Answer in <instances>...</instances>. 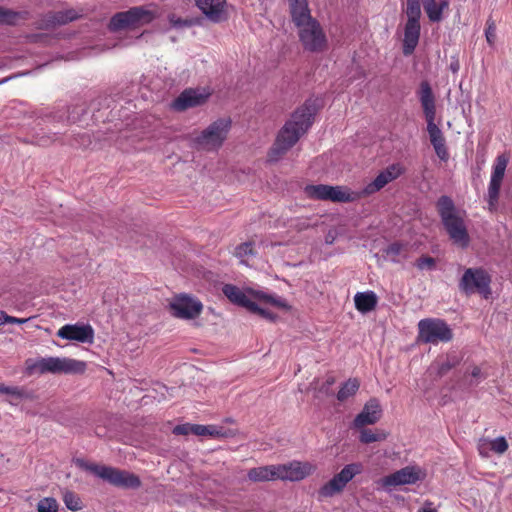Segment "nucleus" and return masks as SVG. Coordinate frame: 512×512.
Masks as SVG:
<instances>
[{
  "mask_svg": "<svg viewBox=\"0 0 512 512\" xmlns=\"http://www.w3.org/2000/svg\"><path fill=\"white\" fill-rule=\"evenodd\" d=\"M314 114L315 108L309 103H305L292 114L291 119L280 130L270 150V161L279 160L286 151L296 144L311 126Z\"/></svg>",
  "mask_w": 512,
  "mask_h": 512,
  "instance_id": "f257e3e1",
  "label": "nucleus"
},
{
  "mask_svg": "<svg viewBox=\"0 0 512 512\" xmlns=\"http://www.w3.org/2000/svg\"><path fill=\"white\" fill-rule=\"evenodd\" d=\"M25 369L28 375L81 374L85 371L86 364L83 361L67 357H42L26 360Z\"/></svg>",
  "mask_w": 512,
  "mask_h": 512,
  "instance_id": "f03ea898",
  "label": "nucleus"
},
{
  "mask_svg": "<svg viewBox=\"0 0 512 512\" xmlns=\"http://www.w3.org/2000/svg\"><path fill=\"white\" fill-rule=\"evenodd\" d=\"M436 206L450 238L454 243L466 247L469 243V236L464 219L456 210L453 200L448 196H441Z\"/></svg>",
  "mask_w": 512,
  "mask_h": 512,
  "instance_id": "7ed1b4c3",
  "label": "nucleus"
},
{
  "mask_svg": "<svg viewBox=\"0 0 512 512\" xmlns=\"http://www.w3.org/2000/svg\"><path fill=\"white\" fill-rule=\"evenodd\" d=\"M223 294L230 302L248 309H256L253 300H259L261 303L270 304L279 308H287L286 301L276 294H269L261 290L241 289L232 284H225L222 288Z\"/></svg>",
  "mask_w": 512,
  "mask_h": 512,
  "instance_id": "20e7f679",
  "label": "nucleus"
},
{
  "mask_svg": "<svg viewBox=\"0 0 512 512\" xmlns=\"http://www.w3.org/2000/svg\"><path fill=\"white\" fill-rule=\"evenodd\" d=\"M78 464L84 470L116 487L136 489L141 485L139 477L131 472L111 466L98 465L80 460L78 461Z\"/></svg>",
  "mask_w": 512,
  "mask_h": 512,
  "instance_id": "39448f33",
  "label": "nucleus"
},
{
  "mask_svg": "<svg viewBox=\"0 0 512 512\" xmlns=\"http://www.w3.org/2000/svg\"><path fill=\"white\" fill-rule=\"evenodd\" d=\"M157 16V11L151 6L133 7L124 12L116 13L110 20L112 31L122 29H138L151 23Z\"/></svg>",
  "mask_w": 512,
  "mask_h": 512,
  "instance_id": "423d86ee",
  "label": "nucleus"
},
{
  "mask_svg": "<svg viewBox=\"0 0 512 512\" xmlns=\"http://www.w3.org/2000/svg\"><path fill=\"white\" fill-rule=\"evenodd\" d=\"M453 332L449 325L439 318H425L418 322V342L437 345L449 342Z\"/></svg>",
  "mask_w": 512,
  "mask_h": 512,
  "instance_id": "0eeeda50",
  "label": "nucleus"
},
{
  "mask_svg": "<svg viewBox=\"0 0 512 512\" xmlns=\"http://www.w3.org/2000/svg\"><path fill=\"white\" fill-rule=\"evenodd\" d=\"M231 126L229 119H218L205 130L193 138V143L198 149L215 150L225 141Z\"/></svg>",
  "mask_w": 512,
  "mask_h": 512,
  "instance_id": "6e6552de",
  "label": "nucleus"
},
{
  "mask_svg": "<svg viewBox=\"0 0 512 512\" xmlns=\"http://www.w3.org/2000/svg\"><path fill=\"white\" fill-rule=\"evenodd\" d=\"M491 276L483 268L465 269L460 281L459 289L466 295L478 292L485 299L491 295Z\"/></svg>",
  "mask_w": 512,
  "mask_h": 512,
  "instance_id": "1a4fd4ad",
  "label": "nucleus"
},
{
  "mask_svg": "<svg viewBox=\"0 0 512 512\" xmlns=\"http://www.w3.org/2000/svg\"><path fill=\"white\" fill-rule=\"evenodd\" d=\"M169 309L176 318L192 320L202 313L203 304L197 298L181 293L170 300Z\"/></svg>",
  "mask_w": 512,
  "mask_h": 512,
  "instance_id": "9d476101",
  "label": "nucleus"
},
{
  "mask_svg": "<svg viewBox=\"0 0 512 512\" xmlns=\"http://www.w3.org/2000/svg\"><path fill=\"white\" fill-rule=\"evenodd\" d=\"M298 30L300 41L306 50L321 52L326 48V35L316 19L298 27Z\"/></svg>",
  "mask_w": 512,
  "mask_h": 512,
  "instance_id": "9b49d317",
  "label": "nucleus"
},
{
  "mask_svg": "<svg viewBox=\"0 0 512 512\" xmlns=\"http://www.w3.org/2000/svg\"><path fill=\"white\" fill-rule=\"evenodd\" d=\"M423 477L422 471L416 466H406L394 473H391L378 482L381 488L391 491L393 488L401 485L415 484Z\"/></svg>",
  "mask_w": 512,
  "mask_h": 512,
  "instance_id": "f8f14e48",
  "label": "nucleus"
},
{
  "mask_svg": "<svg viewBox=\"0 0 512 512\" xmlns=\"http://www.w3.org/2000/svg\"><path fill=\"white\" fill-rule=\"evenodd\" d=\"M507 164L508 158L505 155L497 156L494 161L490 183L488 186V206L490 211L495 210L497 207L499 192Z\"/></svg>",
  "mask_w": 512,
  "mask_h": 512,
  "instance_id": "ddd939ff",
  "label": "nucleus"
},
{
  "mask_svg": "<svg viewBox=\"0 0 512 512\" xmlns=\"http://www.w3.org/2000/svg\"><path fill=\"white\" fill-rule=\"evenodd\" d=\"M403 172L404 168L399 163H394L388 166L387 168L382 170L373 181L369 182L361 190L362 197H367L377 193L378 191L383 189L387 184L401 176Z\"/></svg>",
  "mask_w": 512,
  "mask_h": 512,
  "instance_id": "4468645a",
  "label": "nucleus"
},
{
  "mask_svg": "<svg viewBox=\"0 0 512 512\" xmlns=\"http://www.w3.org/2000/svg\"><path fill=\"white\" fill-rule=\"evenodd\" d=\"M210 95L207 88L186 89L173 101L172 106L178 111L196 107L205 103Z\"/></svg>",
  "mask_w": 512,
  "mask_h": 512,
  "instance_id": "2eb2a0df",
  "label": "nucleus"
},
{
  "mask_svg": "<svg viewBox=\"0 0 512 512\" xmlns=\"http://www.w3.org/2000/svg\"><path fill=\"white\" fill-rule=\"evenodd\" d=\"M80 17V13L75 9H66L58 12H49L43 15L36 23L38 29H53L57 26L65 25Z\"/></svg>",
  "mask_w": 512,
  "mask_h": 512,
  "instance_id": "dca6fc26",
  "label": "nucleus"
},
{
  "mask_svg": "<svg viewBox=\"0 0 512 512\" xmlns=\"http://www.w3.org/2000/svg\"><path fill=\"white\" fill-rule=\"evenodd\" d=\"M314 466L309 462L293 461L288 464L277 465L278 479L300 481L310 475Z\"/></svg>",
  "mask_w": 512,
  "mask_h": 512,
  "instance_id": "f3484780",
  "label": "nucleus"
},
{
  "mask_svg": "<svg viewBox=\"0 0 512 512\" xmlns=\"http://www.w3.org/2000/svg\"><path fill=\"white\" fill-rule=\"evenodd\" d=\"M57 336L70 341L92 343L94 330L89 324H66L58 330Z\"/></svg>",
  "mask_w": 512,
  "mask_h": 512,
  "instance_id": "a211bd4d",
  "label": "nucleus"
},
{
  "mask_svg": "<svg viewBox=\"0 0 512 512\" xmlns=\"http://www.w3.org/2000/svg\"><path fill=\"white\" fill-rule=\"evenodd\" d=\"M462 356L455 352H449L444 357H439L431 363L427 370V376L433 379L441 378L451 369L459 365Z\"/></svg>",
  "mask_w": 512,
  "mask_h": 512,
  "instance_id": "6ab92c4d",
  "label": "nucleus"
},
{
  "mask_svg": "<svg viewBox=\"0 0 512 512\" xmlns=\"http://www.w3.org/2000/svg\"><path fill=\"white\" fill-rule=\"evenodd\" d=\"M425 120L427 125L435 123L436 119V103L435 96L432 91L430 84L427 81L420 83L419 90L417 92Z\"/></svg>",
  "mask_w": 512,
  "mask_h": 512,
  "instance_id": "aec40b11",
  "label": "nucleus"
},
{
  "mask_svg": "<svg viewBox=\"0 0 512 512\" xmlns=\"http://www.w3.org/2000/svg\"><path fill=\"white\" fill-rule=\"evenodd\" d=\"M382 415V409L377 399L372 398L365 403L362 411L355 417L353 426L357 429L366 425H373L379 421Z\"/></svg>",
  "mask_w": 512,
  "mask_h": 512,
  "instance_id": "412c9836",
  "label": "nucleus"
},
{
  "mask_svg": "<svg viewBox=\"0 0 512 512\" xmlns=\"http://www.w3.org/2000/svg\"><path fill=\"white\" fill-rule=\"evenodd\" d=\"M198 8L205 16L213 21L220 22L226 19V1L225 0H195Z\"/></svg>",
  "mask_w": 512,
  "mask_h": 512,
  "instance_id": "4be33fe9",
  "label": "nucleus"
},
{
  "mask_svg": "<svg viewBox=\"0 0 512 512\" xmlns=\"http://www.w3.org/2000/svg\"><path fill=\"white\" fill-rule=\"evenodd\" d=\"M290 13L292 21L298 27H302L305 23L313 21L307 0H289Z\"/></svg>",
  "mask_w": 512,
  "mask_h": 512,
  "instance_id": "5701e85b",
  "label": "nucleus"
},
{
  "mask_svg": "<svg viewBox=\"0 0 512 512\" xmlns=\"http://www.w3.org/2000/svg\"><path fill=\"white\" fill-rule=\"evenodd\" d=\"M420 37V22H406L404 27L403 53L411 55L418 45Z\"/></svg>",
  "mask_w": 512,
  "mask_h": 512,
  "instance_id": "b1692460",
  "label": "nucleus"
},
{
  "mask_svg": "<svg viewBox=\"0 0 512 512\" xmlns=\"http://www.w3.org/2000/svg\"><path fill=\"white\" fill-rule=\"evenodd\" d=\"M427 132L437 156L441 160H447L449 154L446 148L445 138L440 128L436 125V123L429 124L427 125Z\"/></svg>",
  "mask_w": 512,
  "mask_h": 512,
  "instance_id": "393cba45",
  "label": "nucleus"
},
{
  "mask_svg": "<svg viewBox=\"0 0 512 512\" xmlns=\"http://www.w3.org/2000/svg\"><path fill=\"white\" fill-rule=\"evenodd\" d=\"M377 303L378 298L373 291L357 292L354 296L355 308L362 314L374 310Z\"/></svg>",
  "mask_w": 512,
  "mask_h": 512,
  "instance_id": "a878e982",
  "label": "nucleus"
},
{
  "mask_svg": "<svg viewBox=\"0 0 512 512\" xmlns=\"http://www.w3.org/2000/svg\"><path fill=\"white\" fill-rule=\"evenodd\" d=\"M329 200L333 202L348 203L362 198L361 191H351L343 186H330Z\"/></svg>",
  "mask_w": 512,
  "mask_h": 512,
  "instance_id": "bb28decb",
  "label": "nucleus"
},
{
  "mask_svg": "<svg viewBox=\"0 0 512 512\" xmlns=\"http://www.w3.org/2000/svg\"><path fill=\"white\" fill-rule=\"evenodd\" d=\"M38 126L39 124L32 128L24 142L38 146H48L57 140V133H45L43 128Z\"/></svg>",
  "mask_w": 512,
  "mask_h": 512,
  "instance_id": "cd10ccee",
  "label": "nucleus"
},
{
  "mask_svg": "<svg viewBox=\"0 0 512 512\" xmlns=\"http://www.w3.org/2000/svg\"><path fill=\"white\" fill-rule=\"evenodd\" d=\"M247 476L249 480L253 482L271 481L278 479L277 465L252 468L248 471Z\"/></svg>",
  "mask_w": 512,
  "mask_h": 512,
  "instance_id": "c85d7f7f",
  "label": "nucleus"
},
{
  "mask_svg": "<svg viewBox=\"0 0 512 512\" xmlns=\"http://www.w3.org/2000/svg\"><path fill=\"white\" fill-rule=\"evenodd\" d=\"M421 3L431 22H439L442 19L443 10L448 7L446 0L440 3L435 0H421Z\"/></svg>",
  "mask_w": 512,
  "mask_h": 512,
  "instance_id": "c756f323",
  "label": "nucleus"
},
{
  "mask_svg": "<svg viewBox=\"0 0 512 512\" xmlns=\"http://www.w3.org/2000/svg\"><path fill=\"white\" fill-rule=\"evenodd\" d=\"M28 11H14L0 6V25H16L19 20L29 19Z\"/></svg>",
  "mask_w": 512,
  "mask_h": 512,
  "instance_id": "7c9ffc66",
  "label": "nucleus"
},
{
  "mask_svg": "<svg viewBox=\"0 0 512 512\" xmlns=\"http://www.w3.org/2000/svg\"><path fill=\"white\" fill-rule=\"evenodd\" d=\"M346 485V481H344L337 473L330 481L320 488L319 495L322 497H332L333 495L341 492Z\"/></svg>",
  "mask_w": 512,
  "mask_h": 512,
  "instance_id": "2f4dec72",
  "label": "nucleus"
},
{
  "mask_svg": "<svg viewBox=\"0 0 512 512\" xmlns=\"http://www.w3.org/2000/svg\"><path fill=\"white\" fill-rule=\"evenodd\" d=\"M360 383L357 379L352 378L348 379L345 383L342 384L341 388L337 393V399L340 402H344L349 398L353 397L358 391Z\"/></svg>",
  "mask_w": 512,
  "mask_h": 512,
  "instance_id": "473e14b6",
  "label": "nucleus"
},
{
  "mask_svg": "<svg viewBox=\"0 0 512 512\" xmlns=\"http://www.w3.org/2000/svg\"><path fill=\"white\" fill-rule=\"evenodd\" d=\"M305 193L312 199L329 200L330 186L329 185H308L305 187Z\"/></svg>",
  "mask_w": 512,
  "mask_h": 512,
  "instance_id": "72a5a7b5",
  "label": "nucleus"
},
{
  "mask_svg": "<svg viewBox=\"0 0 512 512\" xmlns=\"http://www.w3.org/2000/svg\"><path fill=\"white\" fill-rule=\"evenodd\" d=\"M385 255L388 260L394 263H400L407 257L405 248L400 243H392L389 245L385 250Z\"/></svg>",
  "mask_w": 512,
  "mask_h": 512,
  "instance_id": "f704fd0d",
  "label": "nucleus"
},
{
  "mask_svg": "<svg viewBox=\"0 0 512 512\" xmlns=\"http://www.w3.org/2000/svg\"><path fill=\"white\" fill-rule=\"evenodd\" d=\"M387 438V433L383 430L372 431L371 429H362L360 432V441L365 444H369L372 442H378L385 440Z\"/></svg>",
  "mask_w": 512,
  "mask_h": 512,
  "instance_id": "c9c22d12",
  "label": "nucleus"
},
{
  "mask_svg": "<svg viewBox=\"0 0 512 512\" xmlns=\"http://www.w3.org/2000/svg\"><path fill=\"white\" fill-rule=\"evenodd\" d=\"M421 0H407V22H420Z\"/></svg>",
  "mask_w": 512,
  "mask_h": 512,
  "instance_id": "e433bc0d",
  "label": "nucleus"
},
{
  "mask_svg": "<svg viewBox=\"0 0 512 512\" xmlns=\"http://www.w3.org/2000/svg\"><path fill=\"white\" fill-rule=\"evenodd\" d=\"M361 472L362 465L360 463H351L345 465L338 474L344 481H346V483H348Z\"/></svg>",
  "mask_w": 512,
  "mask_h": 512,
  "instance_id": "4c0bfd02",
  "label": "nucleus"
},
{
  "mask_svg": "<svg viewBox=\"0 0 512 512\" xmlns=\"http://www.w3.org/2000/svg\"><path fill=\"white\" fill-rule=\"evenodd\" d=\"M194 435L220 437L223 435L221 430L214 425L194 424Z\"/></svg>",
  "mask_w": 512,
  "mask_h": 512,
  "instance_id": "58836bf2",
  "label": "nucleus"
},
{
  "mask_svg": "<svg viewBox=\"0 0 512 512\" xmlns=\"http://www.w3.org/2000/svg\"><path fill=\"white\" fill-rule=\"evenodd\" d=\"M63 501L66 507L71 511H78L81 509V500L77 494L71 491H66L63 495Z\"/></svg>",
  "mask_w": 512,
  "mask_h": 512,
  "instance_id": "ea45409f",
  "label": "nucleus"
},
{
  "mask_svg": "<svg viewBox=\"0 0 512 512\" xmlns=\"http://www.w3.org/2000/svg\"><path fill=\"white\" fill-rule=\"evenodd\" d=\"M37 510L38 512H57L58 503L54 498L46 497L38 502Z\"/></svg>",
  "mask_w": 512,
  "mask_h": 512,
  "instance_id": "a19ab883",
  "label": "nucleus"
},
{
  "mask_svg": "<svg viewBox=\"0 0 512 512\" xmlns=\"http://www.w3.org/2000/svg\"><path fill=\"white\" fill-rule=\"evenodd\" d=\"M252 253H253L252 244L250 242H246V243H242V244L238 245L235 248V252H234L235 256L237 258H239L242 263L245 262V258L252 255Z\"/></svg>",
  "mask_w": 512,
  "mask_h": 512,
  "instance_id": "79ce46f5",
  "label": "nucleus"
},
{
  "mask_svg": "<svg viewBox=\"0 0 512 512\" xmlns=\"http://www.w3.org/2000/svg\"><path fill=\"white\" fill-rule=\"evenodd\" d=\"M490 449L495 453L502 454L508 449V443L504 437H498L490 442Z\"/></svg>",
  "mask_w": 512,
  "mask_h": 512,
  "instance_id": "37998d69",
  "label": "nucleus"
},
{
  "mask_svg": "<svg viewBox=\"0 0 512 512\" xmlns=\"http://www.w3.org/2000/svg\"><path fill=\"white\" fill-rule=\"evenodd\" d=\"M435 265V259L430 256H422L416 261V267L419 270H433Z\"/></svg>",
  "mask_w": 512,
  "mask_h": 512,
  "instance_id": "c03bdc74",
  "label": "nucleus"
},
{
  "mask_svg": "<svg viewBox=\"0 0 512 512\" xmlns=\"http://www.w3.org/2000/svg\"><path fill=\"white\" fill-rule=\"evenodd\" d=\"M169 23L174 28H182L185 26L192 25V21L190 20H183L180 17L176 16L175 14H171L168 17Z\"/></svg>",
  "mask_w": 512,
  "mask_h": 512,
  "instance_id": "a18cd8bd",
  "label": "nucleus"
},
{
  "mask_svg": "<svg viewBox=\"0 0 512 512\" xmlns=\"http://www.w3.org/2000/svg\"><path fill=\"white\" fill-rule=\"evenodd\" d=\"M258 302H260V301L258 300ZM253 305L256 307V309H248L249 311H251L253 313H257L260 316H262L263 318L269 319L271 321L275 320L276 316L273 315L268 310L260 307L259 304L257 303V300H253Z\"/></svg>",
  "mask_w": 512,
  "mask_h": 512,
  "instance_id": "49530a36",
  "label": "nucleus"
},
{
  "mask_svg": "<svg viewBox=\"0 0 512 512\" xmlns=\"http://www.w3.org/2000/svg\"><path fill=\"white\" fill-rule=\"evenodd\" d=\"M173 433L176 435H188V434H194V424H182L177 425L173 429Z\"/></svg>",
  "mask_w": 512,
  "mask_h": 512,
  "instance_id": "de8ad7c7",
  "label": "nucleus"
},
{
  "mask_svg": "<svg viewBox=\"0 0 512 512\" xmlns=\"http://www.w3.org/2000/svg\"><path fill=\"white\" fill-rule=\"evenodd\" d=\"M495 24L493 21H487L485 29V37L489 45H493L495 41Z\"/></svg>",
  "mask_w": 512,
  "mask_h": 512,
  "instance_id": "09e8293b",
  "label": "nucleus"
},
{
  "mask_svg": "<svg viewBox=\"0 0 512 512\" xmlns=\"http://www.w3.org/2000/svg\"><path fill=\"white\" fill-rule=\"evenodd\" d=\"M6 394L16 398H23L25 396L24 390L17 386H7Z\"/></svg>",
  "mask_w": 512,
  "mask_h": 512,
  "instance_id": "8fccbe9b",
  "label": "nucleus"
},
{
  "mask_svg": "<svg viewBox=\"0 0 512 512\" xmlns=\"http://www.w3.org/2000/svg\"><path fill=\"white\" fill-rule=\"evenodd\" d=\"M2 319H3V322H6V323H17V324H23V323L27 322V320H28V319L16 318V317L8 316L4 312L0 313V320H2Z\"/></svg>",
  "mask_w": 512,
  "mask_h": 512,
  "instance_id": "3c124183",
  "label": "nucleus"
},
{
  "mask_svg": "<svg viewBox=\"0 0 512 512\" xmlns=\"http://www.w3.org/2000/svg\"><path fill=\"white\" fill-rule=\"evenodd\" d=\"M471 376L475 379L472 384H478L481 380L485 378L482 374L481 369L479 367H474L471 371Z\"/></svg>",
  "mask_w": 512,
  "mask_h": 512,
  "instance_id": "603ef678",
  "label": "nucleus"
},
{
  "mask_svg": "<svg viewBox=\"0 0 512 512\" xmlns=\"http://www.w3.org/2000/svg\"><path fill=\"white\" fill-rule=\"evenodd\" d=\"M333 383H334V378L328 377L326 382L320 388V392H324V393L328 394V390Z\"/></svg>",
  "mask_w": 512,
  "mask_h": 512,
  "instance_id": "864d4df0",
  "label": "nucleus"
},
{
  "mask_svg": "<svg viewBox=\"0 0 512 512\" xmlns=\"http://www.w3.org/2000/svg\"><path fill=\"white\" fill-rule=\"evenodd\" d=\"M418 512H437V510L432 507V503L426 502L424 506L419 509Z\"/></svg>",
  "mask_w": 512,
  "mask_h": 512,
  "instance_id": "5fc2aeb1",
  "label": "nucleus"
},
{
  "mask_svg": "<svg viewBox=\"0 0 512 512\" xmlns=\"http://www.w3.org/2000/svg\"><path fill=\"white\" fill-rule=\"evenodd\" d=\"M7 386L0 383V394H6Z\"/></svg>",
  "mask_w": 512,
  "mask_h": 512,
  "instance_id": "6e6d98bb",
  "label": "nucleus"
},
{
  "mask_svg": "<svg viewBox=\"0 0 512 512\" xmlns=\"http://www.w3.org/2000/svg\"><path fill=\"white\" fill-rule=\"evenodd\" d=\"M12 77H7V78H3L0 80V85L3 84V83H6L9 79H11Z\"/></svg>",
  "mask_w": 512,
  "mask_h": 512,
  "instance_id": "4d7b16f0",
  "label": "nucleus"
},
{
  "mask_svg": "<svg viewBox=\"0 0 512 512\" xmlns=\"http://www.w3.org/2000/svg\"><path fill=\"white\" fill-rule=\"evenodd\" d=\"M326 242H329V244H332L331 238L326 239Z\"/></svg>",
  "mask_w": 512,
  "mask_h": 512,
  "instance_id": "13d9d810",
  "label": "nucleus"
},
{
  "mask_svg": "<svg viewBox=\"0 0 512 512\" xmlns=\"http://www.w3.org/2000/svg\"><path fill=\"white\" fill-rule=\"evenodd\" d=\"M326 242H329V244H332L331 238L326 239Z\"/></svg>",
  "mask_w": 512,
  "mask_h": 512,
  "instance_id": "bf43d9fd",
  "label": "nucleus"
},
{
  "mask_svg": "<svg viewBox=\"0 0 512 512\" xmlns=\"http://www.w3.org/2000/svg\"><path fill=\"white\" fill-rule=\"evenodd\" d=\"M326 242H329V244H332L331 238L326 239Z\"/></svg>",
  "mask_w": 512,
  "mask_h": 512,
  "instance_id": "052dcab7",
  "label": "nucleus"
}]
</instances>
